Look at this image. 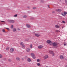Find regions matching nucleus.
Instances as JSON below:
<instances>
[{
  "label": "nucleus",
  "mask_w": 67,
  "mask_h": 67,
  "mask_svg": "<svg viewBox=\"0 0 67 67\" xmlns=\"http://www.w3.org/2000/svg\"><path fill=\"white\" fill-rule=\"evenodd\" d=\"M55 27H56V28H59V26H58V25H55Z\"/></svg>",
  "instance_id": "13"
},
{
  "label": "nucleus",
  "mask_w": 67,
  "mask_h": 67,
  "mask_svg": "<svg viewBox=\"0 0 67 67\" xmlns=\"http://www.w3.org/2000/svg\"><path fill=\"white\" fill-rule=\"evenodd\" d=\"M55 11H53L52 12V13H55Z\"/></svg>",
  "instance_id": "43"
},
{
  "label": "nucleus",
  "mask_w": 67,
  "mask_h": 67,
  "mask_svg": "<svg viewBox=\"0 0 67 67\" xmlns=\"http://www.w3.org/2000/svg\"><path fill=\"white\" fill-rule=\"evenodd\" d=\"M2 31L3 32H5V33H6V32L5 31L4 29H3L2 30Z\"/></svg>",
  "instance_id": "19"
},
{
  "label": "nucleus",
  "mask_w": 67,
  "mask_h": 67,
  "mask_svg": "<svg viewBox=\"0 0 67 67\" xmlns=\"http://www.w3.org/2000/svg\"><path fill=\"white\" fill-rule=\"evenodd\" d=\"M31 55L32 57V56H34V55H34V54L33 53H31Z\"/></svg>",
  "instance_id": "16"
},
{
  "label": "nucleus",
  "mask_w": 67,
  "mask_h": 67,
  "mask_svg": "<svg viewBox=\"0 0 67 67\" xmlns=\"http://www.w3.org/2000/svg\"><path fill=\"white\" fill-rule=\"evenodd\" d=\"M47 7H48V8H49L50 7H49V5H47Z\"/></svg>",
  "instance_id": "42"
},
{
  "label": "nucleus",
  "mask_w": 67,
  "mask_h": 67,
  "mask_svg": "<svg viewBox=\"0 0 67 67\" xmlns=\"http://www.w3.org/2000/svg\"><path fill=\"white\" fill-rule=\"evenodd\" d=\"M30 51V48H27L26 49V51L27 52H29Z\"/></svg>",
  "instance_id": "9"
},
{
  "label": "nucleus",
  "mask_w": 67,
  "mask_h": 67,
  "mask_svg": "<svg viewBox=\"0 0 67 67\" xmlns=\"http://www.w3.org/2000/svg\"><path fill=\"white\" fill-rule=\"evenodd\" d=\"M59 32H60L59 31Z\"/></svg>",
  "instance_id": "52"
},
{
  "label": "nucleus",
  "mask_w": 67,
  "mask_h": 67,
  "mask_svg": "<svg viewBox=\"0 0 67 67\" xmlns=\"http://www.w3.org/2000/svg\"><path fill=\"white\" fill-rule=\"evenodd\" d=\"M65 3L67 5V0H65Z\"/></svg>",
  "instance_id": "33"
},
{
  "label": "nucleus",
  "mask_w": 67,
  "mask_h": 67,
  "mask_svg": "<svg viewBox=\"0 0 67 67\" xmlns=\"http://www.w3.org/2000/svg\"><path fill=\"white\" fill-rule=\"evenodd\" d=\"M22 60H24V59H23V58H22Z\"/></svg>",
  "instance_id": "48"
},
{
  "label": "nucleus",
  "mask_w": 67,
  "mask_h": 67,
  "mask_svg": "<svg viewBox=\"0 0 67 67\" xmlns=\"http://www.w3.org/2000/svg\"><path fill=\"white\" fill-rule=\"evenodd\" d=\"M52 44L55 48H57L58 47V46H57V43L56 42L53 43Z\"/></svg>",
  "instance_id": "1"
},
{
  "label": "nucleus",
  "mask_w": 67,
  "mask_h": 67,
  "mask_svg": "<svg viewBox=\"0 0 67 67\" xmlns=\"http://www.w3.org/2000/svg\"><path fill=\"white\" fill-rule=\"evenodd\" d=\"M43 47V46L42 45H40L38 47V48H39V49H41V48H42Z\"/></svg>",
  "instance_id": "6"
},
{
  "label": "nucleus",
  "mask_w": 67,
  "mask_h": 67,
  "mask_svg": "<svg viewBox=\"0 0 67 67\" xmlns=\"http://www.w3.org/2000/svg\"><path fill=\"white\" fill-rule=\"evenodd\" d=\"M34 18H31V20H33V19H34Z\"/></svg>",
  "instance_id": "44"
},
{
  "label": "nucleus",
  "mask_w": 67,
  "mask_h": 67,
  "mask_svg": "<svg viewBox=\"0 0 67 67\" xmlns=\"http://www.w3.org/2000/svg\"><path fill=\"white\" fill-rule=\"evenodd\" d=\"M49 53H50V54H52L53 52V51H49Z\"/></svg>",
  "instance_id": "21"
},
{
  "label": "nucleus",
  "mask_w": 67,
  "mask_h": 67,
  "mask_svg": "<svg viewBox=\"0 0 67 67\" xmlns=\"http://www.w3.org/2000/svg\"><path fill=\"white\" fill-rule=\"evenodd\" d=\"M56 32H59V30H57L55 31Z\"/></svg>",
  "instance_id": "36"
},
{
  "label": "nucleus",
  "mask_w": 67,
  "mask_h": 67,
  "mask_svg": "<svg viewBox=\"0 0 67 67\" xmlns=\"http://www.w3.org/2000/svg\"><path fill=\"white\" fill-rule=\"evenodd\" d=\"M62 9H59V12H62Z\"/></svg>",
  "instance_id": "27"
},
{
  "label": "nucleus",
  "mask_w": 67,
  "mask_h": 67,
  "mask_svg": "<svg viewBox=\"0 0 67 67\" xmlns=\"http://www.w3.org/2000/svg\"><path fill=\"white\" fill-rule=\"evenodd\" d=\"M8 21L9 22L11 23H14V20H9Z\"/></svg>",
  "instance_id": "3"
},
{
  "label": "nucleus",
  "mask_w": 67,
  "mask_h": 67,
  "mask_svg": "<svg viewBox=\"0 0 67 67\" xmlns=\"http://www.w3.org/2000/svg\"><path fill=\"white\" fill-rule=\"evenodd\" d=\"M27 60L29 62H31V59L30 58H29L27 59Z\"/></svg>",
  "instance_id": "15"
},
{
  "label": "nucleus",
  "mask_w": 67,
  "mask_h": 67,
  "mask_svg": "<svg viewBox=\"0 0 67 67\" xmlns=\"http://www.w3.org/2000/svg\"><path fill=\"white\" fill-rule=\"evenodd\" d=\"M6 29H7V30H8V31H10V29H9V28H6Z\"/></svg>",
  "instance_id": "37"
},
{
  "label": "nucleus",
  "mask_w": 67,
  "mask_h": 67,
  "mask_svg": "<svg viewBox=\"0 0 67 67\" xmlns=\"http://www.w3.org/2000/svg\"><path fill=\"white\" fill-rule=\"evenodd\" d=\"M20 45H21V46H22V45H23L24 44H23V42H21L20 43Z\"/></svg>",
  "instance_id": "22"
},
{
  "label": "nucleus",
  "mask_w": 67,
  "mask_h": 67,
  "mask_svg": "<svg viewBox=\"0 0 67 67\" xmlns=\"http://www.w3.org/2000/svg\"><path fill=\"white\" fill-rule=\"evenodd\" d=\"M52 54V56H54L55 55V54H54V53L53 52Z\"/></svg>",
  "instance_id": "31"
},
{
  "label": "nucleus",
  "mask_w": 67,
  "mask_h": 67,
  "mask_svg": "<svg viewBox=\"0 0 67 67\" xmlns=\"http://www.w3.org/2000/svg\"><path fill=\"white\" fill-rule=\"evenodd\" d=\"M40 60L39 59H38L37 60V62H39L40 61Z\"/></svg>",
  "instance_id": "39"
},
{
  "label": "nucleus",
  "mask_w": 67,
  "mask_h": 67,
  "mask_svg": "<svg viewBox=\"0 0 67 67\" xmlns=\"http://www.w3.org/2000/svg\"><path fill=\"white\" fill-rule=\"evenodd\" d=\"M59 1H60V2H61L62 1L61 0H60Z\"/></svg>",
  "instance_id": "49"
},
{
  "label": "nucleus",
  "mask_w": 67,
  "mask_h": 67,
  "mask_svg": "<svg viewBox=\"0 0 67 67\" xmlns=\"http://www.w3.org/2000/svg\"><path fill=\"white\" fill-rule=\"evenodd\" d=\"M28 40H25V41H28Z\"/></svg>",
  "instance_id": "46"
},
{
  "label": "nucleus",
  "mask_w": 67,
  "mask_h": 67,
  "mask_svg": "<svg viewBox=\"0 0 67 67\" xmlns=\"http://www.w3.org/2000/svg\"><path fill=\"white\" fill-rule=\"evenodd\" d=\"M17 60H20V58L19 57H17L16 58Z\"/></svg>",
  "instance_id": "20"
},
{
  "label": "nucleus",
  "mask_w": 67,
  "mask_h": 67,
  "mask_svg": "<svg viewBox=\"0 0 67 67\" xmlns=\"http://www.w3.org/2000/svg\"><path fill=\"white\" fill-rule=\"evenodd\" d=\"M14 17H16V16H17V14L15 15H14Z\"/></svg>",
  "instance_id": "38"
},
{
  "label": "nucleus",
  "mask_w": 67,
  "mask_h": 67,
  "mask_svg": "<svg viewBox=\"0 0 67 67\" xmlns=\"http://www.w3.org/2000/svg\"><path fill=\"white\" fill-rule=\"evenodd\" d=\"M35 36H37V37H38V36H41V35H40L39 34H35Z\"/></svg>",
  "instance_id": "8"
},
{
  "label": "nucleus",
  "mask_w": 67,
  "mask_h": 67,
  "mask_svg": "<svg viewBox=\"0 0 67 67\" xmlns=\"http://www.w3.org/2000/svg\"><path fill=\"white\" fill-rule=\"evenodd\" d=\"M8 62H11V61H12V60H11V59H8Z\"/></svg>",
  "instance_id": "26"
},
{
  "label": "nucleus",
  "mask_w": 67,
  "mask_h": 67,
  "mask_svg": "<svg viewBox=\"0 0 67 67\" xmlns=\"http://www.w3.org/2000/svg\"><path fill=\"white\" fill-rule=\"evenodd\" d=\"M13 25H11V28L13 29Z\"/></svg>",
  "instance_id": "28"
},
{
  "label": "nucleus",
  "mask_w": 67,
  "mask_h": 67,
  "mask_svg": "<svg viewBox=\"0 0 67 67\" xmlns=\"http://www.w3.org/2000/svg\"><path fill=\"white\" fill-rule=\"evenodd\" d=\"M30 48H32L33 46H32V44H31L30 45Z\"/></svg>",
  "instance_id": "29"
},
{
  "label": "nucleus",
  "mask_w": 67,
  "mask_h": 67,
  "mask_svg": "<svg viewBox=\"0 0 67 67\" xmlns=\"http://www.w3.org/2000/svg\"><path fill=\"white\" fill-rule=\"evenodd\" d=\"M41 2H42V3L44 2V1H43V0H41Z\"/></svg>",
  "instance_id": "32"
},
{
  "label": "nucleus",
  "mask_w": 67,
  "mask_h": 67,
  "mask_svg": "<svg viewBox=\"0 0 67 67\" xmlns=\"http://www.w3.org/2000/svg\"><path fill=\"white\" fill-rule=\"evenodd\" d=\"M14 51V48H11L10 49V51L11 53H13Z\"/></svg>",
  "instance_id": "5"
},
{
  "label": "nucleus",
  "mask_w": 67,
  "mask_h": 67,
  "mask_svg": "<svg viewBox=\"0 0 67 67\" xmlns=\"http://www.w3.org/2000/svg\"><path fill=\"white\" fill-rule=\"evenodd\" d=\"M10 49V47H7L6 48V50L7 51H9V50Z\"/></svg>",
  "instance_id": "14"
},
{
  "label": "nucleus",
  "mask_w": 67,
  "mask_h": 67,
  "mask_svg": "<svg viewBox=\"0 0 67 67\" xmlns=\"http://www.w3.org/2000/svg\"><path fill=\"white\" fill-rule=\"evenodd\" d=\"M37 65L38 66H40L41 65V64L40 63H37Z\"/></svg>",
  "instance_id": "17"
},
{
  "label": "nucleus",
  "mask_w": 67,
  "mask_h": 67,
  "mask_svg": "<svg viewBox=\"0 0 67 67\" xmlns=\"http://www.w3.org/2000/svg\"><path fill=\"white\" fill-rule=\"evenodd\" d=\"M65 67H67V65L65 66Z\"/></svg>",
  "instance_id": "50"
},
{
  "label": "nucleus",
  "mask_w": 67,
  "mask_h": 67,
  "mask_svg": "<svg viewBox=\"0 0 67 67\" xmlns=\"http://www.w3.org/2000/svg\"><path fill=\"white\" fill-rule=\"evenodd\" d=\"M1 22H3V23H4L5 22V21H1Z\"/></svg>",
  "instance_id": "40"
},
{
  "label": "nucleus",
  "mask_w": 67,
  "mask_h": 67,
  "mask_svg": "<svg viewBox=\"0 0 67 67\" xmlns=\"http://www.w3.org/2000/svg\"><path fill=\"white\" fill-rule=\"evenodd\" d=\"M64 26H63L62 27V29H63V28H64Z\"/></svg>",
  "instance_id": "47"
},
{
  "label": "nucleus",
  "mask_w": 67,
  "mask_h": 67,
  "mask_svg": "<svg viewBox=\"0 0 67 67\" xmlns=\"http://www.w3.org/2000/svg\"><path fill=\"white\" fill-rule=\"evenodd\" d=\"M61 14L64 16H65V15H66V14H67V12L65 11L64 13H62Z\"/></svg>",
  "instance_id": "2"
},
{
  "label": "nucleus",
  "mask_w": 67,
  "mask_h": 67,
  "mask_svg": "<svg viewBox=\"0 0 67 67\" xmlns=\"http://www.w3.org/2000/svg\"><path fill=\"white\" fill-rule=\"evenodd\" d=\"M62 23H64V24H65V21H62Z\"/></svg>",
  "instance_id": "35"
},
{
  "label": "nucleus",
  "mask_w": 67,
  "mask_h": 67,
  "mask_svg": "<svg viewBox=\"0 0 67 67\" xmlns=\"http://www.w3.org/2000/svg\"><path fill=\"white\" fill-rule=\"evenodd\" d=\"M22 47H23V48H24L25 47V45L23 44L22 46Z\"/></svg>",
  "instance_id": "18"
},
{
  "label": "nucleus",
  "mask_w": 67,
  "mask_h": 67,
  "mask_svg": "<svg viewBox=\"0 0 67 67\" xmlns=\"http://www.w3.org/2000/svg\"><path fill=\"white\" fill-rule=\"evenodd\" d=\"M48 58V56L47 55H46L44 57V58L45 59H46V58Z\"/></svg>",
  "instance_id": "10"
},
{
  "label": "nucleus",
  "mask_w": 67,
  "mask_h": 67,
  "mask_svg": "<svg viewBox=\"0 0 67 67\" xmlns=\"http://www.w3.org/2000/svg\"><path fill=\"white\" fill-rule=\"evenodd\" d=\"M64 46H66V44L65 43L64 44Z\"/></svg>",
  "instance_id": "41"
},
{
  "label": "nucleus",
  "mask_w": 67,
  "mask_h": 67,
  "mask_svg": "<svg viewBox=\"0 0 67 67\" xmlns=\"http://www.w3.org/2000/svg\"><path fill=\"white\" fill-rule=\"evenodd\" d=\"M16 31V29L15 28H14L13 29V32H15Z\"/></svg>",
  "instance_id": "11"
},
{
  "label": "nucleus",
  "mask_w": 67,
  "mask_h": 67,
  "mask_svg": "<svg viewBox=\"0 0 67 67\" xmlns=\"http://www.w3.org/2000/svg\"><path fill=\"white\" fill-rule=\"evenodd\" d=\"M32 58H33L34 59H35V55H34V56H33L32 57Z\"/></svg>",
  "instance_id": "25"
},
{
  "label": "nucleus",
  "mask_w": 67,
  "mask_h": 67,
  "mask_svg": "<svg viewBox=\"0 0 67 67\" xmlns=\"http://www.w3.org/2000/svg\"><path fill=\"white\" fill-rule=\"evenodd\" d=\"M46 42L47 43H48V44H50V45H51V43H52V41L49 40H47L46 41Z\"/></svg>",
  "instance_id": "4"
},
{
  "label": "nucleus",
  "mask_w": 67,
  "mask_h": 67,
  "mask_svg": "<svg viewBox=\"0 0 67 67\" xmlns=\"http://www.w3.org/2000/svg\"><path fill=\"white\" fill-rule=\"evenodd\" d=\"M18 31H19V30H20V29L19 28H18Z\"/></svg>",
  "instance_id": "45"
},
{
  "label": "nucleus",
  "mask_w": 67,
  "mask_h": 67,
  "mask_svg": "<svg viewBox=\"0 0 67 67\" xmlns=\"http://www.w3.org/2000/svg\"><path fill=\"white\" fill-rule=\"evenodd\" d=\"M56 11L57 12H59V9H56Z\"/></svg>",
  "instance_id": "23"
},
{
  "label": "nucleus",
  "mask_w": 67,
  "mask_h": 67,
  "mask_svg": "<svg viewBox=\"0 0 67 67\" xmlns=\"http://www.w3.org/2000/svg\"><path fill=\"white\" fill-rule=\"evenodd\" d=\"M65 60H67V59H65Z\"/></svg>",
  "instance_id": "51"
},
{
  "label": "nucleus",
  "mask_w": 67,
  "mask_h": 67,
  "mask_svg": "<svg viewBox=\"0 0 67 67\" xmlns=\"http://www.w3.org/2000/svg\"><path fill=\"white\" fill-rule=\"evenodd\" d=\"M60 58L61 59H63L64 58V56L62 55H60Z\"/></svg>",
  "instance_id": "7"
},
{
  "label": "nucleus",
  "mask_w": 67,
  "mask_h": 67,
  "mask_svg": "<svg viewBox=\"0 0 67 67\" xmlns=\"http://www.w3.org/2000/svg\"><path fill=\"white\" fill-rule=\"evenodd\" d=\"M2 55L0 54V58H2Z\"/></svg>",
  "instance_id": "34"
},
{
  "label": "nucleus",
  "mask_w": 67,
  "mask_h": 67,
  "mask_svg": "<svg viewBox=\"0 0 67 67\" xmlns=\"http://www.w3.org/2000/svg\"><path fill=\"white\" fill-rule=\"evenodd\" d=\"M33 9L34 10H35V9H36V8L35 7H33Z\"/></svg>",
  "instance_id": "30"
},
{
  "label": "nucleus",
  "mask_w": 67,
  "mask_h": 67,
  "mask_svg": "<svg viewBox=\"0 0 67 67\" xmlns=\"http://www.w3.org/2000/svg\"><path fill=\"white\" fill-rule=\"evenodd\" d=\"M26 26L28 28H30V27H31V26L28 24H27L26 25Z\"/></svg>",
  "instance_id": "12"
},
{
  "label": "nucleus",
  "mask_w": 67,
  "mask_h": 67,
  "mask_svg": "<svg viewBox=\"0 0 67 67\" xmlns=\"http://www.w3.org/2000/svg\"><path fill=\"white\" fill-rule=\"evenodd\" d=\"M27 17V16L25 15L23 16V18H26Z\"/></svg>",
  "instance_id": "24"
}]
</instances>
